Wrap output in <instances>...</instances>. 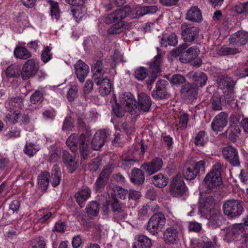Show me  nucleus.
Wrapping results in <instances>:
<instances>
[{
  "label": "nucleus",
  "instance_id": "f257e3e1",
  "mask_svg": "<svg viewBox=\"0 0 248 248\" xmlns=\"http://www.w3.org/2000/svg\"><path fill=\"white\" fill-rule=\"evenodd\" d=\"M131 12L129 6H125L116 10L114 12L108 14L105 16L104 22L107 24L113 23L107 31L109 34H119L123 32L128 27V25L122 20L125 18Z\"/></svg>",
  "mask_w": 248,
  "mask_h": 248
},
{
  "label": "nucleus",
  "instance_id": "f03ea898",
  "mask_svg": "<svg viewBox=\"0 0 248 248\" xmlns=\"http://www.w3.org/2000/svg\"><path fill=\"white\" fill-rule=\"evenodd\" d=\"M221 164L219 162H217L213 166L212 170L206 175L203 181L202 188L204 189L200 192L201 195L203 193H211L216 187L221 184Z\"/></svg>",
  "mask_w": 248,
  "mask_h": 248
},
{
  "label": "nucleus",
  "instance_id": "7ed1b4c3",
  "mask_svg": "<svg viewBox=\"0 0 248 248\" xmlns=\"http://www.w3.org/2000/svg\"><path fill=\"white\" fill-rule=\"evenodd\" d=\"M222 209L223 213L228 218H236L239 217L244 211L243 202L236 200L226 201L223 204Z\"/></svg>",
  "mask_w": 248,
  "mask_h": 248
},
{
  "label": "nucleus",
  "instance_id": "20e7f679",
  "mask_svg": "<svg viewBox=\"0 0 248 248\" xmlns=\"http://www.w3.org/2000/svg\"><path fill=\"white\" fill-rule=\"evenodd\" d=\"M205 163L204 160H200L195 164L186 166L183 172L184 177L188 180L194 179L200 172H202V173L204 172Z\"/></svg>",
  "mask_w": 248,
  "mask_h": 248
},
{
  "label": "nucleus",
  "instance_id": "39448f33",
  "mask_svg": "<svg viewBox=\"0 0 248 248\" xmlns=\"http://www.w3.org/2000/svg\"><path fill=\"white\" fill-rule=\"evenodd\" d=\"M165 216L161 213H156L151 217L149 219L147 229L153 234H155L161 232L165 224Z\"/></svg>",
  "mask_w": 248,
  "mask_h": 248
},
{
  "label": "nucleus",
  "instance_id": "423d86ee",
  "mask_svg": "<svg viewBox=\"0 0 248 248\" xmlns=\"http://www.w3.org/2000/svg\"><path fill=\"white\" fill-rule=\"evenodd\" d=\"M187 187L183 178L177 175L174 177L170 185V193L174 197H181L186 192Z\"/></svg>",
  "mask_w": 248,
  "mask_h": 248
},
{
  "label": "nucleus",
  "instance_id": "0eeeda50",
  "mask_svg": "<svg viewBox=\"0 0 248 248\" xmlns=\"http://www.w3.org/2000/svg\"><path fill=\"white\" fill-rule=\"evenodd\" d=\"M120 103L126 108L128 111L131 115H135L138 112L136 100L133 95L130 92L122 93L120 96Z\"/></svg>",
  "mask_w": 248,
  "mask_h": 248
},
{
  "label": "nucleus",
  "instance_id": "6e6552de",
  "mask_svg": "<svg viewBox=\"0 0 248 248\" xmlns=\"http://www.w3.org/2000/svg\"><path fill=\"white\" fill-rule=\"evenodd\" d=\"M222 153L223 157L232 166L239 167L240 165L237 149L232 146H228L222 149Z\"/></svg>",
  "mask_w": 248,
  "mask_h": 248
},
{
  "label": "nucleus",
  "instance_id": "1a4fd4ad",
  "mask_svg": "<svg viewBox=\"0 0 248 248\" xmlns=\"http://www.w3.org/2000/svg\"><path fill=\"white\" fill-rule=\"evenodd\" d=\"M163 165L162 159L158 157L154 158L151 161L146 162L141 165L140 168L149 176L159 171Z\"/></svg>",
  "mask_w": 248,
  "mask_h": 248
},
{
  "label": "nucleus",
  "instance_id": "9d476101",
  "mask_svg": "<svg viewBox=\"0 0 248 248\" xmlns=\"http://www.w3.org/2000/svg\"><path fill=\"white\" fill-rule=\"evenodd\" d=\"M162 62V56L160 54H158L154 57V61L150 63V68L152 70V74L146 80L147 87L149 89H151L152 85L157 78V73L160 71Z\"/></svg>",
  "mask_w": 248,
  "mask_h": 248
},
{
  "label": "nucleus",
  "instance_id": "9b49d317",
  "mask_svg": "<svg viewBox=\"0 0 248 248\" xmlns=\"http://www.w3.org/2000/svg\"><path fill=\"white\" fill-rule=\"evenodd\" d=\"M108 130L104 129L97 131L94 135L91 142L92 148L93 150H99L109 139Z\"/></svg>",
  "mask_w": 248,
  "mask_h": 248
},
{
  "label": "nucleus",
  "instance_id": "f8f14e48",
  "mask_svg": "<svg viewBox=\"0 0 248 248\" xmlns=\"http://www.w3.org/2000/svg\"><path fill=\"white\" fill-rule=\"evenodd\" d=\"M207 225L209 228L215 229L219 227L223 221V217L220 210L213 208L209 210Z\"/></svg>",
  "mask_w": 248,
  "mask_h": 248
},
{
  "label": "nucleus",
  "instance_id": "ddd939ff",
  "mask_svg": "<svg viewBox=\"0 0 248 248\" xmlns=\"http://www.w3.org/2000/svg\"><path fill=\"white\" fill-rule=\"evenodd\" d=\"M168 82L165 80H159L156 84V89L152 93V97L155 99L167 98L170 96L168 92Z\"/></svg>",
  "mask_w": 248,
  "mask_h": 248
},
{
  "label": "nucleus",
  "instance_id": "4468645a",
  "mask_svg": "<svg viewBox=\"0 0 248 248\" xmlns=\"http://www.w3.org/2000/svg\"><path fill=\"white\" fill-rule=\"evenodd\" d=\"M38 66L36 64L34 59L27 60L24 64L21 75L23 80H27L35 75L38 70Z\"/></svg>",
  "mask_w": 248,
  "mask_h": 248
},
{
  "label": "nucleus",
  "instance_id": "2eb2a0df",
  "mask_svg": "<svg viewBox=\"0 0 248 248\" xmlns=\"http://www.w3.org/2000/svg\"><path fill=\"white\" fill-rule=\"evenodd\" d=\"M182 36L185 42H192L198 36L199 29L194 26H188L186 24L181 25Z\"/></svg>",
  "mask_w": 248,
  "mask_h": 248
},
{
  "label": "nucleus",
  "instance_id": "dca6fc26",
  "mask_svg": "<svg viewBox=\"0 0 248 248\" xmlns=\"http://www.w3.org/2000/svg\"><path fill=\"white\" fill-rule=\"evenodd\" d=\"M228 115L224 112L217 114L212 121L211 128L215 132L222 131L228 124Z\"/></svg>",
  "mask_w": 248,
  "mask_h": 248
},
{
  "label": "nucleus",
  "instance_id": "f3484780",
  "mask_svg": "<svg viewBox=\"0 0 248 248\" xmlns=\"http://www.w3.org/2000/svg\"><path fill=\"white\" fill-rule=\"evenodd\" d=\"M94 83L99 86V92L102 96H106L110 93L112 86L107 77L93 79Z\"/></svg>",
  "mask_w": 248,
  "mask_h": 248
},
{
  "label": "nucleus",
  "instance_id": "a211bd4d",
  "mask_svg": "<svg viewBox=\"0 0 248 248\" xmlns=\"http://www.w3.org/2000/svg\"><path fill=\"white\" fill-rule=\"evenodd\" d=\"M216 203V200L212 196H208L201 198L199 202V214L201 217H205L206 211L211 210L209 209Z\"/></svg>",
  "mask_w": 248,
  "mask_h": 248
},
{
  "label": "nucleus",
  "instance_id": "6ab92c4d",
  "mask_svg": "<svg viewBox=\"0 0 248 248\" xmlns=\"http://www.w3.org/2000/svg\"><path fill=\"white\" fill-rule=\"evenodd\" d=\"M75 73L80 82H83L89 73V67L82 60H78L74 65Z\"/></svg>",
  "mask_w": 248,
  "mask_h": 248
},
{
  "label": "nucleus",
  "instance_id": "aec40b11",
  "mask_svg": "<svg viewBox=\"0 0 248 248\" xmlns=\"http://www.w3.org/2000/svg\"><path fill=\"white\" fill-rule=\"evenodd\" d=\"M79 151L82 161L88 159L89 157V155L92 153L89 145L88 143L86 137L83 133L80 135Z\"/></svg>",
  "mask_w": 248,
  "mask_h": 248
},
{
  "label": "nucleus",
  "instance_id": "412c9836",
  "mask_svg": "<svg viewBox=\"0 0 248 248\" xmlns=\"http://www.w3.org/2000/svg\"><path fill=\"white\" fill-rule=\"evenodd\" d=\"M231 44L237 46H244L248 43V32L244 31H239L231 35L230 38Z\"/></svg>",
  "mask_w": 248,
  "mask_h": 248
},
{
  "label": "nucleus",
  "instance_id": "4be33fe9",
  "mask_svg": "<svg viewBox=\"0 0 248 248\" xmlns=\"http://www.w3.org/2000/svg\"><path fill=\"white\" fill-rule=\"evenodd\" d=\"M138 104V111H149L152 105V101L150 96L144 93H139Z\"/></svg>",
  "mask_w": 248,
  "mask_h": 248
},
{
  "label": "nucleus",
  "instance_id": "5701e85b",
  "mask_svg": "<svg viewBox=\"0 0 248 248\" xmlns=\"http://www.w3.org/2000/svg\"><path fill=\"white\" fill-rule=\"evenodd\" d=\"M92 71L93 73V78H97L105 77V75L108 73L110 70L105 67L103 62L101 60H97L95 63L92 67Z\"/></svg>",
  "mask_w": 248,
  "mask_h": 248
},
{
  "label": "nucleus",
  "instance_id": "b1692460",
  "mask_svg": "<svg viewBox=\"0 0 248 248\" xmlns=\"http://www.w3.org/2000/svg\"><path fill=\"white\" fill-rule=\"evenodd\" d=\"M91 190L87 186H83L75 195V198L78 205L81 207L84 206L85 202L91 196Z\"/></svg>",
  "mask_w": 248,
  "mask_h": 248
},
{
  "label": "nucleus",
  "instance_id": "393cba45",
  "mask_svg": "<svg viewBox=\"0 0 248 248\" xmlns=\"http://www.w3.org/2000/svg\"><path fill=\"white\" fill-rule=\"evenodd\" d=\"M199 53V50L197 46H191L183 53L180 57V61L183 63L191 62L198 57Z\"/></svg>",
  "mask_w": 248,
  "mask_h": 248
},
{
  "label": "nucleus",
  "instance_id": "a878e982",
  "mask_svg": "<svg viewBox=\"0 0 248 248\" xmlns=\"http://www.w3.org/2000/svg\"><path fill=\"white\" fill-rule=\"evenodd\" d=\"M62 160L67 167L69 171L73 173L77 168V162L75 158L70 155L68 151L63 150L62 152Z\"/></svg>",
  "mask_w": 248,
  "mask_h": 248
},
{
  "label": "nucleus",
  "instance_id": "bb28decb",
  "mask_svg": "<svg viewBox=\"0 0 248 248\" xmlns=\"http://www.w3.org/2000/svg\"><path fill=\"white\" fill-rule=\"evenodd\" d=\"M186 18L189 21L195 22H199L202 19V13L197 6L191 7L187 11Z\"/></svg>",
  "mask_w": 248,
  "mask_h": 248
},
{
  "label": "nucleus",
  "instance_id": "cd10ccee",
  "mask_svg": "<svg viewBox=\"0 0 248 248\" xmlns=\"http://www.w3.org/2000/svg\"><path fill=\"white\" fill-rule=\"evenodd\" d=\"M181 93L188 98H194L197 95V86L193 83L185 84L182 86Z\"/></svg>",
  "mask_w": 248,
  "mask_h": 248
},
{
  "label": "nucleus",
  "instance_id": "c85d7f7f",
  "mask_svg": "<svg viewBox=\"0 0 248 248\" xmlns=\"http://www.w3.org/2000/svg\"><path fill=\"white\" fill-rule=\"evenodd\" d=\"M190 78L195 81L197 85L204 86L207 80L206 75L202 72H191L188 74Z\"/></svg>",
  "mask_w": 248,
  "mask_h": 248
},
{
  "label": "nucleus",
  "instance_id": "c756f323",
  "mask_svg": "<svg viewBox=\"0 0 248 248\" xmlns=\"http://www.w3.org/2000/svg\"><path fill=\"white\" fill-rule=\"evenodd\" d=\"M178 236L179 232L173 227L167 229L164 232V238L167 243L173 244L178 240Z\"/></svg>",
  "mask_w": 248,
  "mask_h": 248
},
{
  "label": "nucleus",
  "instance_id": "7c9ffc66",
  "mask_svg": "<svg viewBox=\"0 0 248 248\" xmlns=\"http://www.w3.org/2000/svg\"><path fill=\"white\" fill-rule=\"evenodd\" d=\"M50 174L46 171H42L38 176L39 187L42 191H46L49 183Z\"/></svg>",
  "mask_w": 248,
  "mask_h": 248
},
{
  "label": "nucleus",
  "instance_id": "2f4dec72",
  "mask_svg": "<svg viewBox=\"0 0 248 248\" xmlns=\"http://www.w3.org/2000/svg\"><path fill=\"white\" fill-rule=\"evenodd\" d=\"M223 231L225 232L224 240L228 242L234 241L239 234V231L233 226H230Z\"/></svg>",
  "mask_w": 248,
  "mask_h": 248
},
{
  "label": "nucleus",
  "instance_id": "473e14b6",
  "mask_svg": "<svg viewBox=\"0 0 248 248\" xmlns=\"http://www.w3.org/2000/svg\"><path fill=\"white\" fill-rule=\"evenodd\" d=\"M144 172L142 169L134 168L132 171V181L137 185L142 184L145 180Z\"/></svg>",
  "mask_w": 248,
  "mask_h": 248
},
{
  "label": "nucleus",
  "instance_id": "72a5a7b5",
  "mask_svg": "<svg viewBox=\"0 0 248 248\" xmlns=\"http://www.w3.org/2000/svg\"><path fill=\"white\" fill-rule=\"evenodd\" d=\"M14 55L18 59L26 60L31 57V53L25 47L17 46L14 50Z\"/></svg>",
  "mask_w": 248,
  "mask_h": 248
},
{
  "label": "nucleus",
  "instance_id": "f704fd0d",
  "mask_svg": "<svg viewBox=\"0 0 248 248\" xmlns=\"http://www.w3.org/2000/svg\"><path fill=\"white\" fill-rule=\"evenodd\" d=\"M80 136L78 134H71L66 140V144L71 152L76 153L78 151V144L79 142Z\"/></svg>",
  "mask_w": 248,
  "mask_h": 248
},
{
  "label": "nucleus",
  "instance_id": "c9c22d12",
  "mask_svg": "<svg viewBox=\"0 0 248 248\" xmlns=\"http://www.w3.org/2000/svg\"><path fill=\"white\" fill-rule=\"evenodd\" d=\"M128 206L134 208L138 203V200L141 197L140 192L134 190H130L128 192Z\"/></svg>",
  "mask_w": 248,
  "mask_h": 248
},
{
  "label": "nucleus",
  "instance_id": "e433bc0d",
  "mask_svg": "<svg viewBox=\"0 0 248 248\" xmlns=\"http://www.w3.org/2000/svg\"><path fill=\"white\" fill-rule=\"evenodd\" d=\"M86 213L90 217H96L99 214V204L95 201L90 202L86 207Z\"/></svg>",
  "mask_w": 248,
  "mask_h": 248
},
{
  "label": "nucleus",
  "instance_id": "4c0bfd02",
  "mask_svg": "<svg viewBox=\"0 0 248 248\" xmlns=\"http://www.w3.org/2000/svg\"><path fill=\"white\" fill-rule=\"evenodd\" d=\"M152 182L155 186L159 188H162L167 185L168 179L162 173H159L153 177Z\"/></svg>",
  "mask_w": 248,
  "mask_h": 248
},
{
  "label": "nucleus",
  "instance_id": "58836bf2",
  "mask_svg": "<svg viewBox=\"0 0 248 248\" xmlns=\"http://www.w3.org/2000/svg\"><path fill=\"white\" fill-rule=\"evenodd\" d=\"M48 2L50 4V12L51 18L58 21L61 16V11L58 3L52 0H49Z\"/></svg>",
  "mask_w": 248,
  "mask_h": 248
},
{
  "label": "nucleus",
  "instance_id": "ea45409f",
  "mask_svg": "<svg viewBox=\"0 0 248 248\" xmlns=\"http://www.w3.org/2000/svg\"><path fill=\"white\" fill-rule=\"evenodd\" d=\"M61 172L59 168L57 166H54L51 171V183L54 187L58 186L61 180Z\"/></svg>",
  "mask_w": 248,
  "mask_h": 248
},
{
  "label": "nucleus",
  "instance_id": "a19ab883",
  "mask_svg": "<svg viewBox=\"0 0 248 248\" xmlns=\"http://www.w3.org/2000/svg\"><path fill=\"white\" fill-rule=\"evenodd\" d=\"M211 108L215 111L222 109V97L217 93H214L210 100Z\"/></svg>",
  "mask_w": 248,
  "mask_h": 248
},
{
  "label": "nucleus",
  "instance_id": "79ce46f5",
  "mask_svg": "<svg viewBox=\"0 0 248 248\" xmlns=\"http://www.w3.org/2000/svg\"><path fill=\"white\" fill-rule=\"evenodd\" d=\"M20 112L17 110H11L6 114L4 121L7 123L16 124L21 116Z\"/></svg>",
  "mask_w": 248,
  "mask_h": 248
},
{
  "label": "nucleus",
  "instance_id": "37998d69",
  "mask_svg": "<svg viewBox=\"0 0 248 248\" xmlns=\"http://www.w3.org/2000/svg\"><path fill=\"white\" fill-rule=\"evenodd\" d=\"M208 140V137L204 131H199L194 139V143L197 146H203Z\"/></svg>",
  "mask_w": 248,
  "mask_h": 248
},
{
  "label": "nucleus",
  "instance_id": "c03bdc74",
  "mask_svg": "<svg viewBox=\"0 0 248 248\" xmlns=\"http://www.w3.org/2000/svg\"><path fill=\"white\" fill-rule=\"evenodd\" d=\"M189 115L187 113H182L178 117L179 123L175 124L176 129L185 130L187 126Z\"/></svg>",
  "mask_w": 248,
  "mask_h": 248
},
{
  "label": "nucleus",
  "instance_id": "a18cd8bd",
  "mask_svg": "<svg viewBox=\"0 0 248 248\" xmlns=\"http://www.w3.org/2000/svg\"><path fill=\"white\" fill-rule=\"evenodd\" d=\"M6 74L9 78L19 77L21 74L19 66L16 64L10 65L6 69Z\"/></svg>",
  "mask_w": 248,
  "mask_h": 248
},
{
  "label": "nucleus",
  "instance_id": "49530a36",
  "mask_svg": "<svg viewBox=\"0 0 248 248\" xmlns=\"http://www.w3.org/2000/svg\"><path fill=\"white\" fill-rule=\"evenodd\" d=\"M241 52V49L237 48H232L222 46L217 50V54L220 56L234 55Z\"/></svg>",
  "mask_w": 248,
  "mask_h": 248
},
{
  "label": "nucleus",
  "instance_id": "de8ad7c7",
  "mask_svg": "<svg viewBox=\"0 0 248 248\" xmlns=\"http://www.w3.org/2000/svg\"><path fill=\"white\" fill-rule=\"evenodd\" d=\"M152 244L151 240L144 235H140L138 238L139 248H151Z\"/></svg>",
  "mask_w": 248,
  "mask_h": 248
},
{
  "label": "nucleus",
  "instance_id": "09e8293b",
  "mask_svg": "<svg viewBox=\"0 0 248 248\" xmlns=\"http://www.w3.org/2000/svg\"><path fill=\"white\" fill-rule=\"evenodd\" d=\"M158 10L156 6H142L137 11L139 16H142L146 14H153L155 13Z\"/></svg>",
  "mask_w": 248,
  "mask_h": 248
},
{
  "label": "nucleus",
  "instance_id": "8fccbe9b",
  "mask_svg": "<svg viewBox=\"0 0 248 248\" xmlns=\"http://www.w3.org/2000/svg\"><path fill=\"white\" fill-rule=\"evenodd\" d=\"M71 12L76 21H78L84 15V7H72Z\"/></svg>",
  "mask_w": 248,
  "mask_h": 248
},
{
  "label": "nucleus",
  "instance_id": "3c124183",
  "mask_svg": "<svg viewBox=\"0 0 248 248\" xmlns=\"http://www.w3.org/2000/svg\"><path fill=\"white\" fill-rule=\"evenodd\" d=\"M112 109L113 112L115 115L119 118L123 117L127 111L126 108L121 104L120 105L118 103H115L112 106Z\"/></svg>",
  "mask_w": 248,
  "mask_h": 248
},
{
  "label": "nucleus",
  "instance_id": "603ef678",
  "mask_svg": "<svg viewBox=\"0 0 248 248\" xmlns=\"http://www.w3.org/2000/svg\"><path fill=\"white\" fill-rule=\"evenodd\" d=\"M220 85L225 87L227 90L231 93H233V88L235 83L231 77H224L220 82Z\"/></svg>",
  "mask_w": 248,
  "mask_h": 248
},
{
  "label": "nucleus",
  "instance_id": "864d4df0",
  "mask_svg": "<svg viewBox=\"0 0 248 248\" xmlns=\"http://www.w3.org/2000/svg\"><path fill=\"white\" fill-rule=\"evenodd\" d=\"M147 69L144 67L138 68L134 73L135 78L139 81H142L147 77Z\"/></svg>",
  "mask_w": 248,
  "mask_h": 248
},
{
  "label": "nucleus",
  "instance_id": "5fc2aeb1",
  "mask_svg": "<svg viewBox=\"0 0 248 248\" xmlns=\"http://www.w3.org/2000/svg\"><path fill=\"white\" fill-rule=\"evenodd\" d=\"M112 198L113 199V202L111 207L114 214L125 209L124 206L118 201L115 196H112Z\"/></svg>",
  "mask_w": 248,
  "mask_h": 248
},
{
  "label": "nucleus",
  "instance_id": "6e6d98bb",
  "mask_svg": "<svg viewBox=\"0 0 248 248\" xmlns=\"http://www.w3.org/2000/svg\"><path fill=\"white\" fill-rule=\"evenodd\" d=\"M38 151L31 142H27L24 149V153L30 156H32Z\"/></svg>",
  "mask_w": 248,
  "mask_h": 248
},
{
  "label": "nucleus",
  "instance_id": "4d7b16f0",
  "mask_svg": "<svg viewBox=\"0 0 248 248\" xmlns=\"http://www.w3.org/2000/svg\"><path fill=\"white\" fill-rule=\"evenodd\" d=\"M185 77L180 74H175L173 75L170 80V83L173 85H179L186 82Z\"/></svg>",
  "mask_w": 248,
  "mask_h": 248
},
{
  "label": "nucleus",
  "instance_id": "13d9d810",
  "mask_svg": "<svg viewBox=\"0 0 248 248\" xmlns=\"http://www.w3.org/2000/svg\"><path fill=\"white\" fill-rule=\"evenodd\" d=\"M41 56V60L43 62L45 63L48 62L52 58V54L51 52V48L48 46L45 47V49L42 51Z\"/></svg>",
  "mask_w": 248,
  "mask_h": 248
},
{
  "label": "nucleus",
  "instance_id": "bf43d9fd",
  "mask_svg": "<svg viewBox=\"0 0 248 248\" xmlns=\"http://www.w3.org/2000/svg\"><path fill=\"white\" fill-rule=\"evenodd\" d=\"M9 104L13 107L18 108H22L23 107L22 99L19 97L10 98L9 100Z\"/></svg>",
  "mask_w": 248,
  "mask_h": 248
},
{
  "label": "nucleus",
  "instance_id": "052dcab7",
  "mask_svg": "<svg viewBox=\"0 0 248 248\" xmlns=\"http://www.w3.org/2000/svg\"><path fill=\"white\" fill-rule=\"evenodd\" d=\"M78 87L76 85L72 86L67 93V99L69 101H73L78 96Z\"/></svg>",
  "mask_w": 248,
  "mask_h": 248
},
{
  "label": "nucleus",
  "instance_id": "680f3d73",
  "mask_svg": "<svg viewBox=\"0 0 248 248\" xmlns=\"http://www.w3.org/2000/svg\"><path fill=\"white\" fill-rule=\"evenodd\" d=\"M127 217V214L125 211V209L120 211L119 212H116L114 214L113 217V219L114 221L119 222L122 220H124Z\"/></svg>",
  "mask_w": 248,
  "mask_h": 248
},
{
  "label": "nucleus",
  "instance_id": "e2e57ef3",
  "mask_svg": "<svg viewBox=\"0 0 248 248\" xmlns=\"http://www.w3.org/2000/svg\"><path fill=\"white\" fill-rule=\"evenodd\" d=\"M234 11L238 14H242L248 11V1L240 3L234 6Z\"/></svg>",
  "mask_w": 248,
  "mask_h": 248
},
{
  "label": "nucleus",
  "instance_id": "0e129e2a",
  "mask_svg": "<svg viewBox=\"0 0 248 248\" xmlns=\"http://www.w3.org/2000/svg\"><path fill=\"white\" fill-rule=\"evenodd\" d=\"M43 94L42 92L37 90L31 96L30 99L33 104H36L42 100Z\"/></svg>",
  "mask_w": 248,
  "mask_h": 248
},
{
  "label": "nucleus",
  "instance_id": "69168bd1",
  "mask_svg": "<svg viewBox=\"0 0 248 248\" xmlns=\"http://www.w3.org/2000/svg\"><path fill=\"white\" fill-rule=\"evenodd\" d=\"M73 122L71 117H67L63 122L62 129L66 131L70 130L73 127Z\"/></svg>",
  "mask_w": 248,
  "mask_h": 248
},
{
  "label": "nucleus",
  "instance_id": "338daca9",
  "mask_svg": "<svg viewBox=\"0 0 248 248\" xmlns=\"http://www.w3.org/2000/svg\"><path fill=\"white\" fill-rule=\"evenodd\" d=\"M107 183V181L98 177L94 184L95 190L98 192L102 191Z\"/></svg>",
  "mask_w": 248,
  "mask_h": 248
},
{
  "label": "nucleus",
  "instance_id": "774afa93",
  "mask_svg": "<svg viewBox=\"0 0 248 248\" xmlns=\"http://www.w3.org/2000/svg\"><path fill=\"white\" fill-rule=\"evenodd\" d=\"M149 206L146 205H143L138 212V217L139 219L141 220H144L145 218L148 217V209Z\"/></svg>",
  "mask_w": 248,
  "mask_h": 248
}]
</instances>
